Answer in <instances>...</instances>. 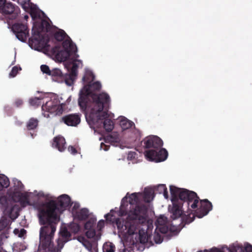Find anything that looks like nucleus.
I'll return each instance as SVG.
<instances>
[{
	"label": "nucleus",
	"mask_w": 252,
	"mask_h": 252,
	"mask_svg": "<svg viewBox=\"0 0 252 252\" xmlns=\"http://www.w3.org/2000/svg\"><path fill=\"white\" fill-rule=\"evenodd\" d=\"M154 197V191L150 188H146L141 192L127 193L122 199L119 211L117 208L112 209L104 218L107 221L115 222L119 236L130 245L145 243L147 235L141 226L147 221V213L152 209L150 202Z\"/></svg>",
	"instance_id": "nucleus-1"
},
{
	"label": "nucleus",
	"mask_w": 252,
	"mask_h": 252,
	"mask_svg": "<svg viewBox=\"0 0 252 252\" xmlns=\"http://www.w3.org/2000/svg\"><path fill=\"white\" fill-rule=\"evenodd\" d=\"M111 103L110 97L108 94H102L96 97L92 107L86 112V119L90 127L96 131L95 128L103 127L106 131H111L114 126L111 120L114 115L108 109Z\"/></svg>",
	"instance_id": "nucleus-2"
},
{
	"label": "nucleus",
	"mask_w": 252,
	"mask_h": 252,
	"mask_svg": "<svg viewBox=\"0 0 252 252\" xmlns=\"http://www.w3.org/2000/svg\"><path fill=\"white\" fill-rule=\"evenodd\" d=\"M77 52L76 45L68 40L63 42L62 46H55L50 51V57L57 62H63L68 70L69 78L66 79L65 83L69 86L73 84L78 74V69L83 66L82 61L77 59L79 55Z\"/></svg>",
	"instance_id": "nucleus-3"
},
{
	"label": "nucleus",
	"mask_w": 252,
	"mask_h": 252,
	"mask_svg": "<svg viewBox=\"0 0 252 252\" xmlns=\"http://www.w3.org/2000/svg\"><path fill=\"white\" fill-rule=\"evenodd\" d=\"M182 198H186L184 204L187 205V222H192L195 217L202 218L208 214L212 209L211 202L206 199L199 200L196 193L185 189L181 193Z\"/></svg>",
	"instance_id": "nucleus-4"
},
{
	"label": "nucleus",
	"mask_w": 252,
	"mask_h": 252,
	"mask_svg": "<svg viewBox=\"0 0 252 252\" xmlns=\"http://www.w3.org/2000/svg\"><path fill=\"white\" fill-rule=\"evenodd\" d=\"M119 126L121 128V133L113 132L105 140V143L101 142L100 149L105 151L109 148V145L107 144V140L112 144L115 145L119 143L122 139H130L135 140L140 136L139 130L135 127L134 123L124 116H120L118 118Z\"/></svg>",
	"instance_id": "nucleus-5"
},
{
	"label": "nucleus",
	"mask_w": 252,
	"mask_h": 252,
	"mask_svg": "<svg viewBox=\"0 0 252 252\" xmlns=\"http://www.w3.org/2000/svg\"><path fill=\"white\" fill-rule=\"evenodd\" d=\"M71 203V198L64 194L58 198L48 194V229H51L50 237L55 232L56 225L60 220L61 215L65 211Z\"/></svg>",
	"instance_id": "nucleus-6"
},
{
	"label": "nucleus",
	"mask_w": 252,
	"mask_h": 252,
	"mask_svg": "<svg viewBox=\"0 0 252 252\" xmlns=\"http://www.w3.org/2000/svg\"><path fill=\"white\" fill-rule=\"evenodd\" d=\"M101 88V85L98 81L93 83L92 82L84 85L83 88L80 92L78 99V103L81 109H84L86 111L87 109L92 107L96 97L102 94H106L104 92L99 94L94 93L95 91L99 90Z\"/></svg>",
	"instance_id": "nucleus-7"
},
{
	"label": "nucleus",
	"mask_w": 252,
	"mask_h": 252,
	"mask_svg": "<svg viewBox=\"0 0 252 252\" xmlns=\"http://www.w3.org/2000/svg\"><path fill=\"white\" fill-rule=\"evenodd\" d=\"M144 144L146 148L154 147L156 150H149L144 152L146 158L150 161L156 162L164 161L168 157L167 151L165 149L158 151V148L161 147L163 143L160 138L158 136H149L144 140Z\"/></svg>",
	"instance_id": "nucleus-8"
},
{
	"label": "nucleus",
	"mask_w": 252,
	"mask_h": 252,
	"mask_svg": "<svg viewBox=\"0 0 252 252\" xmlns=\"http://www.w3.org/2000/svg\"><path fill=\"white\" fill-rule=\"evenodd\" d=\"M170 190L171 195V200L172 202V206H169L168 209L170 212L171 217L173 219H176L184 214L187 218H189V216H187V205L184 204V202L186 201V198H182L181 193L185 191V189L177 188L174 186H170Z\"/></svg>",
	"instance_id": "nucleus-9"
},
{
	"label": "nucleus",
	"mask_w": 252,
	"mask_h": 252,
	"mask_svg": "<svg viewBox=\"0 0 252 252\" xmlns=\"http://www.w3.org/2000/svg\"><path fill=\"white\" fill-rule=\"evenodd\" d=\"M23 188L24 186L20 181L14 180V191L12 198L15 201L19 202L23 207L31 205V200L34 196H41L43 195L42 192L37 193L36 191L33 192H23Z\"/></svg>",
	"instance_id": "nucleus-10"
},
{
	"label": "nucleus",
	"mask_w": 252,
	"mask_h": 252,
	"mask_svg": "<svg viewBox=\"0 0 252 252\" xmlns=\"http://www.w3.org/2000/svg\"><path fill=\"white\" fill-rule=\"evenodd\" d=\"M198 252H252V246L247 242L244 244L235 243L229 247L223 246L220 248H213L210 250Z\"/></svg>",
	"instance_id": "nucleus-11"
},
{
	"label": "nucleus",
	"mask_w": 252,
	"mask_h": 252,
	"mask_svg": "<svg viewBox=\"0 0 252 252\" xmlns=\"http://www.w3.org/2000/svg\"><path fill=\"white\" fill-rule=\"evenodd\" d=\"M48 98H50L51 104L50 108H48V112L54 115H60L63 113V105L64 103L61 102L62 97H60L56 94L48 93Z\"/></svg>",
	"instance_id": "nucleus-12"
},
{
	"label": "nucleus",
	"mask_w": 252,
	"mask_h": 252,
	"mask_svg": "<svg viewBox=\"0 0 252 252\" xmlns=\"http://www.w3.org/2000/svg\"><path fill=\"white\" fill-rule=\"evenodd\" d=\"M156 224L158 230H159L161 233L168 235L173 232L176 228L174 226H170L167 221V218L164 215H160L158 218Z\"/></svg>",
	"instance_id": "nucleus-13"
},
{
	"label": "nucleus",
	"mask_w": 252,
	"mask_h": 252,
	"mask_svg": "<svg viewBox=\"0 0 252 252\" xmlns=\"http://www.w3.org/2000/svg\"><path fill=\"white\" fill-rule=\"evenodd\" d=\"M12 30L20 41L22 42L26 41L29 36V30L26 25L20 23L15 24L13 25Z\"/></svg>",
	"instance_id": "nucleus-14"
},
{
	"label": "nucleus",
	"mask_w": 252,
	"mask_h": 252,
	"mask_svg": "<svg viewBox=\"0 0 252 252\" xmlns=\"http://www.w3.org/2000/svg\"><path fill=\"white\" fill-rule=\"evenodd\" d=\"M50 23H51V21L48 19V33H53L55 38L57 41L65 42L68 40L70 42H73L63 30L59 29L56 27H51Z\"/></svg>",
	"instance_id": "nucleus-15"
},
{
	"label": "nucleus",
	"mask_w": 252,
	"mask_h": 252,
	"mask_svg": "<svg viewBox=\"0 0 252 252\" xmlns=\"http://www.w3.org/2000/svg\"><path fill=\"white\" fill-rule=\"evenodd\" d=\"M0 10L5 14H17L19 10L11 2L6 0H0Z\"/></svg>",
	"instance_id": "nucleus-16"
},
{
	"label": "nucleus",
	"mask_w": 252,
	"mask_h": 252,
	"mask_svg": "<svg viewBox=\"0 0 252 252\" xmlns=\"http://www.w3.org/2000/svg\"><path fill=\"white\" fill-rule=\"evenodd\" d=\"M38 211V218L41 225L45 224L47 221V204L45 202L39 204L37 207Z\"/></svg>",
	"instance_id": "nucleus-17"
},
{
	"label": "nucleus",
	"mask_w": 252,
	"mask_h": 252,
	"mask_svg": "<svg viewBox=\"0 0 252 252\" xmlns=\"http://www.w3.org/2000/svg\"><path fill=\"white\" fill-rule=\"evenodd\" d=\"M47 227L45 225L43 227H41L40 230V235H39V250L40 251H45L47 249Z\"/></svg>",
	"instance_id": "nucleus-18"
},
{
	"label": "nucleus",
	"mask_w": 252,
	"mask_h": 252,
	"mask_svg": "<svg viewBox=\"0 0 252 252\" xmlns=\"http://www.w3.org/2000/svg\"><path fill=\"white\" fill-rule=\"evenodd\" d=\"M63 120L67 126H75L80 123V116L77 114H70L63 117Z\"/></svg>",
	"instance_id": "nucleus-19"
},
{
	"label": "nucleus",
	"mask_w": 252,
	"mask_h": 252,
	"mask_svg": "<svg viewBox=\"0 0 252 252\" xmlns=\"http://www.w3.org/2000/svg\"><path fill=\"white\" fill-rule=\"evenodd\" d=\"M65 140L64 137L62 136L55 137L53 139L52 146L55 147L60 152H63L65 149Z\"/></svg>",
	"instance_id": "nucleus-20"
},
{
	"label": "nucleus",
	"mask_w": 252,
	"mask_h": 252,
	"mask_svg": "<svg viewBox=\"0 0 252 252\" xmlns=\"http://www.w3.org/2000/svg\"><path fill=\"white\" fill-rule=\"evenodd\" d=\"M63 238L59 239L56 245L48 242V252H60L63 247Z\"/></svg>",
	"instance_id": "nucleus-21"
},
{
	"label": "nucleus",
	"mask_w": 252,
	"mask_h": 252,
	"mask_svg": "<svg viewBox=\"0 0 252 252\" xmlns=\"http://www.w3.org/2000/svg\"><path fill=\"white\" fill-rule=\"evenodd\" d=\"M94 75L91 69L88 67L85 68V73L82 78L84 85L93 82L94 79Z\"/></svg>",
	"instance_id": "nucleus-22"
},
{
	"label": "nucleus",
	"mask_w": 252,
	"mask_h": 252,
	"mask_svg": "<svg viewBox=\"0 0 252 252\" xmlns=\"http://www.w3.org/2000/svg\"><path fill=\"white\" fill-rule=\"evenodd\" d=\"M18 207L13 206L12 207L8 206L4 211V214L7 215L9 218L14 220L18 217Z\"/></svg>",
	"instance_id": "nucleus-23"
},
{
	"label": "nucleus",
	"mask_w": 252,
	"mask_h": 252,
	"mask_svg": "<svg viewBox=\"0 0 252 252\" xmlns=\"http://www.w3.org/2000/svg\"><path fill=\"white\" fill-rule=\"evenodd\" d=\"M77 239L90 252H97L96 247H93L91 243L84 237H78Z\"/></svg>",
	"instance_id": "nucleus-24"
},
{
	"label": "nucleus",
	"mask_w": 252,
	"mask_h": 252,
	"mask_svg": "<svg viewBox=\"0 0 252 252\" xmlns=\"http://www.w3.org/2000/svg\"><path fill=\"white\" fill-rule=\"evenodd\" d=\"M62 72L59 69L55 68L51 71L48 69V75H51L54 81L60 82V78L62 77Z\"/></svg>",
	"instance_id": "nucleus-25"
},
{
	"label": "nucleus",
	"mask_w": 252,
	"mask_h": 252,
	"mask_svg": "<svg viewBox=\"0 0 252 252\" xmlns=\"http://www.w3.org/2000/svg\"><path fill=\"white\" fill-rule=\"evenodd\" d=\"M89 210L86 208L81 209L74 217L75 218L83 220L87 218L89 216Z\"/></svg>",
	"instance_id": "nucleus-26"
},
{
	"label": "nucleus",
	"mask_w": 252,
	"mask_h": 252,
	"mask_svg": "<svg viewBox=\"0 0 252 252\" xmlns=\"http://www.w3.org/2000/svg\"><path fill=\"white\" fill-rule=\"evenodd\" d=\"M9 185V181L7 177L3 174H0V190L7 188Z\"/></svg>",
	"instance_id": "nucleus-27"
},
{
	"label": "nucleus",
	"mask_w": 252,
	"mask_h": 252,
	"mask_svg": "<svg viewBox=\"0 0 252 252\" xmlns=\"http://www.w3.org/2000/svg\"><path fill=\"white\" fill-rule=\"evenodd\" d=\"M163 234L159 230H158V228H156L153 236L155 242L157 244L161 243L163 241Z\"/></svg>",
	"instance_id": "nucleus-28"
},
{
	"label": "nucleus",
	"mask_w": 252,
	"mask_h": 252,
	"mask_svg": "<svg viewBox=\"0 0 252 252\" xmlns=\"http://www.w3.org/2000/svg\"><path fill=\"white\" fill-rule=\"evenodd\" d=\"M70 206V211L73 217L79 211L80 204L77 202H71Z\"/></svg>",
	"instance_id": "nucleus-29"
},
{
	"label": "nucleus",
	"mask_w": 252,
	"mask_h": 252,
	"mask_svg": "<svg viewBox=\"0 0 252 252\" xmlns=\"http://www.w3.org/2000/svg\"><path fill=\"white\" fill-rule=\"evenodd\" d=\"M156 189L159 193H163V196L165 199L168 198V192L167 188L164 184H160L156 186Z\"/></svg>",
	"instance_id": "nucleus-30"
},
{
	"label": "nucleus",
	"mask_w": 252,
	"mask_h": 252,
	"mask_svg": "<svg viewBox=\"0 0 252 252\" xmlns=\"http://www.w3.org/2000/svg\"><path fill=\"white\" fill-rule=\"evenodd\" d=\"M115 251V247L113 243L107 242L104 244L103 246V252H114Z\"/></svg>",
	"instance_id": "nucleus-31"
},
{
	"label": "nucleus",
	"mask_w": 252,
	"mask_h": 252,
	"mask_svg": "<svg viewBox=\"0 0 252 252\" xmlns=\"http://www.w3.org/2000/svg\"><path fill=\"white\" fill-rule=\"evenodd\" d=\"M96 220V218L94 216H91L89 220L85 225V229L94 228V225Z\"/></svg>",
	"instance_id": "nucleus-32"
},
{
	"label": "nucleus",
	"mask_w": 252,
	"mask_h": 252,
	"mask_svg": "<svg viewBox=\"0 0 252 252\" xmlns=\"http://www.w3.org/2000/svg\"><path fill=\"white\" fill-rule=\"evenodd\" d=\"M127 159L132 163L137 162V154L135 151H130L127 153Z\"/></svg>",
	"instance_id": "nucleus-33"
},
{
	"label": "nucleus",
	"mask_w": 252,
	"mask_h": 252,
	"mask_svg": "<svg viewBox=\"0 0 252 252\" xmlns=\"http://www.w3.org/2000/svg\"><path fill=\"white\" fill-rule=\"evenodd\" d=\"M10 224V220L5 217H3L0 220V231L5 228Z\"/></svg>",
	"instance_id": "nucleus-34"
},
{
	"label": "nucleus",
	"mask_w": 252,
	"mask_h": 252,
	"mask_svg": "<svg viewBox=\"0 0 252 252\" xmlns=\"http://www.w3.org/2000/svg\"><path fill=\"white\" fill-rule=\"evenodd\" d=\"M37 126V121L36 119H31L27 124V127L29 129L35 128Z\"/></svg>",
	"instance_id": "nucleus-35"
},
{
	"label": "nucleus",
	"mask_w": 252,
	"mask_h": 252,
	"mask_svg": "<svg viewBox=\"0 0 252 252\" xmlns=\"http://www.w3.org/2000/svg\"><path fill=\"white\" fill-rule=\"evenodd\" d=\"M21 70V68L20 67H18L17 66H14L11 72L9 73V76L10 77L13 78L16 76L19 71Z\"/></svg>",
	"instance_id": "nucleus-36"
},
{
	"label": "nucleus",
	"mask_w": 252,
	"mask_h": 252,
	"mask_svg": "<svg viewBox=\"0 0 252 252\" xmlns=\"http://www.w3.org/2000/svg\"><path fill=\"white\" fill-rule=\"evenodd\" d=\"M13 232L15 235H18V237L21 238L23 237L26 234V230L24 229H21L20 230L15 229Z\"/></svg>",
	"instance_id": "nucleus-37"
},
{
	"label": "nucleus",
	"mask_w": 252,
	"mask_h": 252,
	"mask_svg": "<svg viewBox=\"0 0 252 252\" xmlns=\"http://www.w3.org/2000/svg\"><path fill=\"white\" fill-rule=\"evenodd\" d=\"M86 236L90 238H93L95 235V231L94 228L90 229H86Z\"/></svg>",
	"instance_id": "nucleus-38"
},
{
	"label": "nucleus",
	"mask_w": 252,
	"mask_h": 252,
	"mask_svg": "<svg viewBox=\"0 0 252 252\" xmlns=\"http://www.w3.org/2000/svg\"><path fill=\"white\" fill-rule=\"evenodd\" d=\"M39 98L35 97L33 98H31L29 100L30 104L32 106H36L39 104Z\"/></svg>",
	"instance_id": "nucleus-39"
},
{
	"label": "nucleus",
	"mask_w": 252,
	"mask_h": 252,
	"mask_svg": "<svg viewBox=\"0 0 252 252\" xmlns=\"http://www.w3.org/2000/svg\"><path fill=\"white\" fill-rule=\"evenodd\" d=\"M68 150L71 154L73 155H75L77 153V150L73 146H69L68 148Z\"/></svg>",
	"instance_id": "nucleus-40"
},
{
	"label": "nucleus",
	"mask_w": 252,
	"mask_h": 252,
	"mask_svg": "<svg viewBox=\"0 0 252 252\" xmlns=\"http://www.w3.org/2000/svg\"><path fill=\"white\" fill-rule=\"evenodd\" d=\"M104 221L103 220H99L97 223V228L99 230H101L104 226Z\"/></svg>",
	"instance_id": "nucleus-41"
},
{
	"label": "nucleus",
	"mask_w": 252,
	"mask_h": 252,
	"mask_svg": "<svg viewBox=\"0 0 252 252\" xmlns=\"http://www.w3.org/2000/svg\"><path fill=\"white\" fill-rule=\"evenodd\" d=\"M40 70L43 73H47V65L43 64L40 66Z\"/></svg>",
	"instance_id": "nucleus-42"
},
{
	"label": "nucleus",
	"mask_w": 252,
	"mask_h": 252,
	"mask_svg": "<svg viewBox=\"0 0 252 252\" xmlns=\"http://www.w3.org/2000/svg\"><path fill=\"white\" fill-rule=\"evenodd\" d=\"M62 233L63 236H65L66 237L69 235L68 232L65 230H64L63 231H62Z\"/></svg>",
	"instance_id": "nucleus-43"
},
{
	"label": "nucleus",
	"mask_w": 252,
	"mask_h": 252,
	"mask_svg": "<svg viewBox=\"0 0 252 252\" xmlns=\"http://www.w3.org/2000/svg\"><path fill=\"white\" fill-rule=\"evenodd\" d=\"M5 198L3 196H2L1 194H0V203L2 204L3 202L5 201Z\"/></svg>",
	"instance_id": "nucleus-44"
},
{
	"label": "nucleus",
	"mask_w": 252,
	"mask_h": 252,
	"mask_svg": "<svg viewBox=\"0 0 252 252\" xmlns=\"http://www.w3.org/2000/svg\"><path fill=\"white\" fill-rule=\"evenodd\" d=\"M44 107H46V106H43L42 107V115L44 116V117H46V110H44Z\"/></svg>",
	"instance_id": "nucleus-45"
},
{
	"label": "nucleus",
	"mask_w": 252,
	"mask_h": 252,
	"mask_svg": "<svg viewBox=\"0 0 252 252\" xmlns=\"http://www.w3.org/2000/svg\"><path fill=\"white\" fill-rule=\"evenodd\" d=\"M16 103H17V105L19 106L22 103V100H18L16 101Z\"/></svg>",
	"instance_id": "nucleus-46"
},
{
	"label": "nucleus",
	"mask_w": 252,
	"mask_h": 252,
	"mask_svg": "<svg viewBox=\"0 0 252 252\" xmlns=\"http://www.w3.org/2000/svg\"><path fill=\"white\" fill-rule=\"evenodd\" d=\"M28 18H29L28 15H25V16H24V18H25V20H26L28 19Z\"/></svg>",
	"instance_id": "nucleus-47"
},
{
	"label": "nucleus",
	"mask_w": 252,
	"mask_h": 252,
	"mask_svg": "<svg viewBox=\"0 0 252 252\" xmlns=\"http://www.w3.org/2000/svg\"><path fill=\"white\" fill-rule=\"evenodd\" d=\"M70 96L68 97L67 99V101H70Z\"/></svg>",
	"instance_id": "nucleus-48"
},
{
	"label": "nucleus",
	"mask_w": 252,
	"mask_h": 252,
	"mask_svg": "<svg viewBox=\"0 0 252 252\" xmlns=\"http://www.w3.org/2000/svg\"><path fill=\"white\" fill-rule=\"evenodd\" d=\"M43 95H44V96H43V97H44V96L46 95V94H43Z\"/></svg>",
	"instance_id": "nucleus-49"
},
{
	"label": "nucleus",
	"mask_w": 252,
	"mask_h": 252,
	"mask_svg": "<svg viewBox=\"0 0 252 252\" xmlns=\"http://www.w3.org/2000/svg\"><path fill=\"white\" fill-rule=\"evenodd\" d=\"M49 55L50 56V53L49 54H48V56H49Z\"/></svg>",
	"instance_id": "nucleus-50"
}]
</instances>
